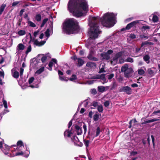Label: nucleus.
I'll return each mask as SVG.
<instances>
[{"instance_id":"nucleus-18","label":"nucleus","mask_w":160,"mask_h":160,"mask_svg":"<svg viewBox=\"0 0 160 160\" xmlns=\"http://www.w3.org/2000/svg\"><path fill=\"white\" fill-rule=\"evenodd\" d=\"M46 42V41H43L40 42H39L38 40H36L34 41V43L35 45L40 46L44 45Z\"/></svg>"},{"instance_id":"nucleus-32","label":"nucleus","mask_w":160,"mask_h":160,"mask_svg":"<svg viewBox=\"0 0 160 160\" xmlns=\"http://www.w3.org/2000/svg\"><path fill=\"white\" fill-rule=\"evenodd\" d=\"M136 36L135 34H131L127 36V40L129 41L130 39H133L136 38Z\"/></svg>"},{"instance_id":"nucleus-34","label":"nucleus","mask_w":160,"mask_h":160,"mask_svg":"<svg viewBox=\"0 0 160 160\" xmlns=\"http://www.w3.org/2000/svg\"><path fill=\"white\" fill-rule=\"evenodd\" d=\"M18 34L20 36H23L25 34L26 32L24 30H21L18 32Z\"/></svg>"},{"instance_id":"nucleus-15","label":"nucleus","mask_w":160,"mask_h":160,"mask_svg":"<svg viewBox=\"0 0 160 160\" xmlns=\"http://www.w3.org/2000/svg\"><path fill=\"white\" fill-rule=\"evenodd\" d=\"M64 136L65 138H70L73 135L72 131L71 130H66L64 132Z\"/></svg>"},{"instance_id":"nucleus-62","label":"nucleus","mask_w":160,"mask_h":160,"mask_svg":"<svg viewBox=\"0 0 160 160\" xmlns=\"http://www.w3.org/2000/svg\"><path fill=\"white\" fill-rule=\"evenodd\" d=\"M72 125V120H71L69 122L68 125V128H70L71 127V126Z\"/></svg>"},{"instance_id":"nucleus-58","label":"nucleus","mask_w":160,"mask_h":160,"mask_svg":"<svg viewBox=\"0 0 160 160\" xmlns=\"http://www.w3.org/2000/svg\"><path fill=\"white\" fill-rule=\"evenodd\" d=\"M19 3V2L18 1H16L13 2L12 4V6H15L17 5H18Z\"/></svg>"},{"instance_id":"nucleus-41","label":"nucleus","mask_w":160,"mask_h":160,"mask_svg":"<svg viewBox=\"0 0 160 160\" xmlns=\"http://www.w3.org/2000/svg\"><path fill=\"white\" fill-rule=\"evenodd\" d=\"M138 74L140 75H142L145 73L144 70L141 69H138Z\"/></svg>"},{"instance_id":"nucleus-28","label":"nucleus","mask_w":160,"mask_h":160,"mask_svg":"<svg viewBox=\"0 0 160 160\" xmlns=\"http://www.w3.org/2000/svg\"><path fill=\"white\" fill-rule=\"evenodd\" d=\"M75 128L77 131V134L78 135H80L82 133V130L81 128L78 126H75Z\"/></svg>"},{"instance_id":"nucleus-49","label":"nucleus","mask_w":160,"mask_h":160,"mask_svg":"<svg viewBox=\"0 0 160 160\" xmlns=\"http://www.w3.org/2000/svg\"><path fill=\"white\" fill-rule=\"evenodd\" d=\"M140 37L141 39H147L148 38V36H146L144 35H140Z\"/></svg>"},{"instance_id":"nucleus-3","label":"nucleus","mask_w":160,"mask_h":160,"mask_svg":"<svg viewBox=\"0 0 160 160\" xmlns=\"http://www.w3.org/2000/svg\"><path fill=\"white\" fill-rule=\"evenodd\" d=\"M79 29L78 23L74 18L67 19L63 23L62 31L66 34H70L76 33Z\"/></svg>"},{"instance_id":"nucleus-23","label":"nucleus","mask_w":160,"mask_h":160,"mask_svg":"<svg viewBox=\"0 0 160 160\" xmlns=\"http://www.w3.org/2000/svg\"><path fill=\"white\" fill-rule=\"evenodd\" d=\"M150 57L148 55H146L143 57V59L147 63H149L150 62Z\"/></svg>"},{"instance_id":"nucleus-26","label":"nucleus","mask_w":160,"mask_h":160,"mask_svg":"<svg viewBox=\"0 0 160 160\" xmlns=\"http://www.w3.org/2000/svg\"><path fill=\"white\" fill-rule=\"evenodd\" d=\"M44 70V68L42 67L40 68L39 69L37 70L35 73L36 75H39Z\"/></svg>"},{"instance_id":"nucleus-42","label":"nucleus","mask_w":160,"mask_h":160,"mask_svg":"<svg viewBox=\"0 0 160 160\" xmlns=\"http://www.w3.org/2000/svg\"><path fill=\"white\" fill-rule=\"evenodd\" d=\"M99 118V115L98 114H96L93 116V118L94 121H97Z\"/></svg>"},{"instance_id":"nucleus-64","label":"nucleus","mask_w":160,"mask_h":160,"mask_svg":"<svg viewBox=\"0 0 160 160\" xmlns=\"http://www.w3.org/2000/svg\"><path fill=\"white\" fill-rule=\"evenodd\" d=\"M58 72L59 77L60 76V75H62L63 74V72L60 70H58Z\"/></svg>"},{"instance_id":"nucleus-21","label":"nucleus","mask_w":160,"mask_h":160,"mask_svg":"<svg viewBox=\"0 0 160 160\" xmlns=\"http://www.w3.org/2000/svg\"><path fill=\"white\" fill-rule=\"evenodd\" d=\"M87 67L88 68H94L96 67V65L95 63L92 62H88L86 65Z\"/></svg>"},{"instance_id":"nucleus-29","label":"nucleus","mask_w":160,"mask_h":160,"mask_svg":"<svg viewBox=\"0 0 160 160\" xmlns=\"http://www.w3.org/2000/svg\"><path fill=\"white\" fill-rule=\"evenodd\" d=\"M35 18L37 21L39 22L41 19V15L40 14H37L36 15Z\"/></svg>"},{"instance_id":"nucleus-51","label":"nucleus","mask_w":160,"mask_h":160,"mask_svg":"<svg viewBox=\"0 0 160 160\" xmlns=\"http://www.w3.org/2000/svg\"><path fill=\"white\" fill-rule=\"evenodd\" d=\"M110 104V102L109 101H106L104 103V106L107 107H108Z\"/></svg>"},{"instance_id":"nucleus-60","label":"nucleus","mask_w":160,"mask_h":160,"mask_svg":"<svg viewBox=\"0 0 160 160\" xmlns=\"http://www.w3.org/2000/svg\"><path fill=\"white\" fill-rule=\"evenodd\" d=\"M124 62V60L123 58H121L119 60V62L120 64Z\"/></svg>"},{"instance_id":"nucleus-1","label":"nucleus","mask_w":160,"mask_h":160,"mask_svg":"<svg viewBox=\"0 0 160 160\" xmlns=\"http://www.w3.org/2000/svg\"><path fill=\"white\" fill-rule=\"evenodd\" d=\"M117 14L111 12H108L104 14L102 18L98 17L90 16L88 19L89 25L90 29L88 32L90 38L86 43V47L90 50L88 58L91 60L98 61V59L93 57L95 51L98 48V45L102 44V43L96 45L94 43L95 39L98 37L101 31L100 30L98 24V21L101 22L102 25L107 27H112L116 23V17Z\"/></svg>"},{"instance_id":"nucleus-2","label":"nucleus","mask_w":160,"mask_h":160,"mask_svg":"<svg viewBox=\"0 0 160 160\" xmlns=\"http://www.w3.org/2000/svg\"><path fill=\"white\" fill-rule=\"evenodd\" d=\"M68 6L69 11L76 17L85 15L88 10V3L85 0H70Z\"/></svg>"},{"instance_id":"nucleus-22","label":"nucleus","mask_w":160,"mask_h":160,"mask_svg":"<svg viewBox=\"0 0 160 160\" xmlns=\"http://www.w3.org/2000/svg\"><path fill=\"white\" fill-rule=\"evenodd\" d=\"M52 34V29L50 30L49 29H47L46 31L45 32V34L46 37H47V39L50 36V34Z\"/></svg>"},{"instance_id":"nucleus-33","label":"nucleus","mask_w":160,"mask_h":160,"mask_svg":"<svg viewBox=\"0 0 160 160\" xmlns=\"http://www.w3.org/2000/svg\"><path fill=\"white\" fill-rule=\"evenodd\" d=\"M137 122L136 119H132L129 122L130 125L129 126V128H130L131 127L132 124L133 125H134V124H135V123H136Z\"/></svg>"},{"instance_id":"nucleus-55","label":"nucleus","mask_w":160,"mask_h":160,"mask_svg":"<svg viewBox=\"0 0 160 160\" xmlns=\"http://www.w3.org/2000/svg\"><path fill=\"white\" fill-rule=\"evenodd\" d=\"M151 137L152 138V143H153V147H154V146H155V143H154V136L152 135L151 136Z\"/></svg>"},{"instance_id":"nucleus-35","label":"nucleus","mask_w":160,"mask_h":160,"mask_svg":"<svg viewBox=\"0 0 160 160\" xmlns=\"http://www.w3.org/2000/svg\"><path fill=\"white\" fill-rule=\"evenodd\" d=\"M104 67H105V65L104 64H103L102 65V67L100 69V70L99 72V73H101L102 72H105L106 71L104 70Z\"/></svg>"},{"instance_id":"nucleus-4","label":"nucleus","mask_w":160,"mask_h":160,"mask_svg":"<svg viewBox=\"0 0 160 160\" xmlns=\"http://www.w3.org/2000/svg\"><path fill=\"white\" fill-rule=\"evenodd\" d=\"M25 149V147L23 144L22 142V141L19 140L17 142V147L16 148H14V150L12 151V152L14 151L19 152H16L15 154H14V156L23 155L24 156L27 158L29 156V151H28V153L25 155H24L23 152V151H24Z\"/></svg>"},{"instance_id":"nucleus-40","label":"nucleus","mask_w":160,"mask_h":160,"mask_svg":"<svg viewBox=\"0 0 160 160\" xmlns=\"http://www.w3.org/2000/svg\"><path fill=\"white\" fill-rule=\"evenodd\" d=\"M48 18H45L42 21V23L41 25V27L42 28L44 25L48 21Z\"/></svg>"},{"instance_id":"nucleus-47","label":"nucleus","mask_w":160,"mask_h":160,"mask_svg":"<svg viewBox=\"0 0 160 160\" xmlns=\"http://www.w3.org/2000/svg\"><path fill=\"white\" fill-rule=\"evenodd\" d=\"M32 50L31 46L30 45L28 46V48L27 49L26 52V53L28 54L29 52H30Z\"/></svg>"},{"instance_id":"nucleus-13","label":"nucleus","mask_w":160,"mask_h":160,"mask_svg":"<svg viewBox=\"0 0 160 160\" xmlns=\"http://www.w3.org/2000/svg\"><path fill=\"white\" fill-rule=\"evenodd\" d=\"M25 47L22 43H19L18 45L16 48V53L18 54H21L22 51L25 48Z\"/></svg>"},{"instance_id":"nucleus-14","label":"nucleus","mask_w":160,"mask_h":160,"mask_svg":"<svg viewBox=\"0 0 160 160\" xmlns=\"http://www.w3.org/2000/svg\"><path fill=\"white\" fill-rule=\"evenodd\" d=\"M133 71L132 68H129L126 71L124 72L125 77L126 78H129L132 76Z\"/></svg>"},{"instance_id":"nucleus-39","label":"nucleus","mask_w":160,"mask_h":160,"mask_svg":"<svg viewBox=\"0 0 160 160\" xmlns=\"http://www.w3.org/2000/svg\"><path fill=\"white\" fill-rule=\"evenodd\" d=\"M90 141L88 140H84V144L86 146V148L88 147L89 146V144L90 143Z\"/></svg>"},{"instance_id":"nucleus-61","label":"nucleus","mask_w":160,"mask_h":160,"mask_svg":"<svg viewBox=\"0 0 160 160\" xmlns=\"http://www.w3.org/2000/svg\"><path fill=\"white\" fill-rule=\"evenodd\" d=\"M131 86L133 88L137 87L138 85L136 83H134L131 85Z\"/></svg>"},{"instance_id":"nucleus-11","label":"nucleus","mask_w":160,"mask_h":160,"mask_svg":"<svg viewBox=\"0 0 160 160\" xmlns=\"http://www.w3.org/2000/svg\"><path fill=\"white\" fill-rule=\"evenodd\" d=\"M105 76V74H102L101 75L98 74L94 76L93 78L95 79H101L102 81V83L104 84L107 82Z\"/></svg>"},{"instance_id":"nucleus-25","label":"nucleus","mask_w":160,"mask_h":160,"mask_svg":"<svg viewBox=\"0 0 160 160\" xmlns=\"http://www.w3.org/2000/svg\"><path fill=\"white\" fill-rule=\"evenodd\" d=\"M129 68H128V64H126L123 66L121 68V71L122 72H124Z\"/></svg>"},{"instance_id":"nucleus-10","label":"nucleus","mask_w":160,"mask_h":160,"mask_svg":"<svg viewBox=\"0 0 160 160\" xmlns=\"http://www.w3.org/2000/svg\"><path fill=\"white\" fill-rule=\"evenodd\" d=\"M72 141L74 143L76 146L82 147V143L80 142L78 138L76 136H73L71 138Z\"/></svg>"},{"instance_id":"nucleus-27","label":"nucleus","mask_w":160,"mask_h":160,"mask_svg":"<svg viewBox=\"0 0 160 160\" xmlns=\"http://www.w3.org/2000/svg\"><path fill=\"white\" fill-rule=\"evenodd\" d=\"M6 4H3L0 7V15H1L6 8Z\"/></svg>"},{"instance_id":"nucleus-7","label":"nucleus","mask_w":160,"mask_h":160,"mask_svg":"<svg viewBox=\"0 0 160 160\" xmlns=\"http://www.w3.org/2000/svg\"><path fill=\"white\" fill-rule=\"evenodd\" d=\"M113 52L112 50H108L107 52H104L101 54V56L103 59L107 60H109L110 58V55Z\"/></svg>"},{"instance_id":"nucleus-12","label":"nucleus","mask_w":160,"mask_h":160,"mask_svg":"<svg viewBox=\"0 0 160 160\" xmlns=\"http://www.w3.org/2000/svg\"><path fill=\"white\" fill-rule=\"evenodd\" d=\"M55 64H56L57 66L58 65L57 61L55 59H52L49 63V68H48V69L50 71H51L52 69V67L53 66H54L55 69H56Z\"/></svg>"},{"instance_id":"nucleus-46","label":"nucleus","mask_w":160,"mask_h":160,"mask_svg":"<svg viewBox=\"0 0 160 160\" xmlns=\"http://www.w3.org/2000/svg\"><path fill=\"white\" fill-rule=\"evenodd\" d=\"M152 44V43L151 42H149L148 41H146L144 42H142V44L141 45V47H142L143 46H144V45H147V44Z\"/></svg>"},{"instance_id":"nucleus-45","label":"nucleus","mask_w":160,"mask_h":160,"mask_svg":"<svg viewBox=\"0 0 160 160\" xmlns=\"http://www.w3.org/2000/svg\"><path fill=\"white\" fill-rule=\"evenodd\" d=\"M77 79L76 76L75 75H72L71 78H69V80L72 81H73L74 80Z\"/></svg>"},{"instance_id":"nucleus-6","label":"nucleus","mask_w":160,"mask_h":160,"mask_svg":"<svg viewBox=\"0 0 160 160\" xmlns=\"http://www.w3.org/2000/svg\"><path fill=\"white\" fill-rule=\"evenodd\" d=\"M34 80V78L33 77L30 78L28 80L29 84L30 85L29 86L32 88H38V82H36Z\"/></svg>"},{"instance_id":"nucleus-19","label":"nucleus","mask_w":160,"mask_h":160,"mask_svg":"<svg viewBox=\"0 0 160 160\" xmlns=\"http://www.w3.org/2000/svg\"><path fill=\"white\" fill-rule=\"evenodd\" d=\"M12 76L14 78H18L19 73L18 72L15 71L14 69L12 70Z\"/></svg>"},{"instance_id":"nucleus-63","label":"nucleus","mask_w":160,"mask_h":160,"mask_svg":"<svg viewBox=\"0 0 160 160\" xmlns=\"http://www.w3.org/2000/svg\"><path fill=\"white\" fill-rule=\"evenodd\" d=\"M24 12V9H22L21 10L20 12V16H22L23 12Z\"/></svg>"},{"instance_id":"nucleus-37","label":"nucleus","mask_w":160,"mask_h":160,"mask_svg":"<svg viewBox=\"0 0 160 160\" xmlns=\"http://www.w3.org/2000/svg\"><path fill=\"white\" fill-rule=\"evenodd\" d=\"M98 110L99 112H102L103 111V108L102 105H98Z\"/></svg>"},{"instance_id":"nucleus-50","label":"nucleus","mask_w":160,"mask_h":160,"mask_svg":"<svg viewBox=\"0 0 160 160\" xmlns=\"http://www.w3.org/2000/svg\"><path fill=\"white\" fill-rule=\"evenodd\" d=\"M126 61L130 62H133V59L132 58H128L126 60Z\"/></svg>"},{"instance_id":"nucleus-30","label":"nucleus","mask_w":160,"mask_h":160,"mask_svg":"<svg viewBox=\"0 0 160 160\" xmlns=\"http://www.w3.org/2000/svg\"><path fill=\"white\" fill-rule=\"evenodd\" d=\"M118 59L114 57L112 59L111 61V63L112 65H115L117 62Z\"/></svg>"},{"instance_id":"nucleus-54","label":"nucleus","mask_w":160,"mask_h":160,"mask_svg":"<svg viewBox=\"0 0 160 160\" xmlns=\"http://www.w3.org/2000/svg\"><path fill=\"white\" fill-rule=\"evenodd\" d=\"M92 106L94 107H98V103L95 101H94L92 102Z\"/></svg>"},{"instance_id":"nucleus-8","label":"nucleus","mask_w":160,"mask_h":160,"mask_svg":"<svg viewBox=\"0 0 160 160\" xmlns=\"http://www.w3.org/2000/svg\"><path fill=\"white\" fill-rule=\"evenodd\" d=\"M140 21L136 20L133 21L129 24H128L126 26V28H123L121 29L122 31H124L125 29L129 30L132 27H136V26L139 23Z\"/></svg>"},{"instance_id":"nucleus-24","label":"nucleus","mask_w":160,"mask_h":160,"mask_svg":"<svg viewBox=\"0 0 160 160\" xmlns=\"http://www.w3.org/2000/svg\"><path fill=\"white\" fill-rule=\"evenodd\" d=\"M77 60L78 62V66L79 67L82 66L84 62V61L80 58H78Z\"/></svg>"},{"instance_id":"nucleus-56","label":"nucleus","mask_w":160,"mask_h":160,"mask_svg":"<svg viewBox=\"0 0 160 160\" xmlns=\"http://www.w3.org/2000/svg\"><path fill=\"white\" fill-rule=\"evenodd\" d=\"M114 76V74H109L108 76V79H112Z\"/></svg>"},{"instance_id":"nucleus-38","label":"nucleus","mask_w":160,"mask_h":160,"mask_svg":"<svg viewBox=\"0 0 160 160\" xmlns=\"http://www.w3.org/2000/svg\"><path fill=\"white\" fill-rule=\"evenodd\" d=\"M28 23L29 25L31 27L34 28L36 26V24L31 21H29L28 22Z\"/></svg>"},{"instance_id":"nucleus-43","label":"nucleus","mask_w":160,"mask_h":160,"mask_svg":"<svg viewBox=\"0 0 160 160\" xmlns=\"http://www.w3.org/2000/svg\"><path fill=\"white\" fill-rule=\"evenodd\" d=\"M3 104L5 109H7L8 108L7 102L6 101L4 100V99H3L2 101Z\"/></svg>"},{"instance_id":"nucleus-5","label":"nucleus","mask_w":160,"mask_h":160,"mask_svg":"<svg viewBox=\"0 0 160 160\" xmlns=\"http://www.w3.org/2000/svg\"><path fill=\"white\" fill-rule=\"evenodd\" d=\"M3 142L0 144V148L5 154L10 157L14 156V154H12L10 153V147L5 144H3Z\"/></svg>"},{"instance_id":"nucleus-31","label":"nucleus","mask_w":160,"mask_h":160,"mask_svg":"<svg viewBox=\"0 0 160 160\" xmlns=\"http://www.w3.org/2000/svg\"><path fill=\"white\" fill-rule=\"evenodd\" d=\"M123 52H118V53H116L115 55V56H114V57L115 58H116L117 59H118L120 57H121L122 55H123Z\"/></svg>"},{"instance_id":"nucleus-44","label":"nucleus","mask_w":160,"mask_h":160,"mask_svg":"<svg viewBox=\"0 0 160 160\" xmlns=\"http://www.w3.org/2000/svg\"><path fill=\"white\" fill-rule=\"evenodd\" d=\"M101 132V130L99 127H98L96 129V134L95 137H97L99 135Z\"/></svg>"},{"instance_id":"nucleus-53","label":"nucleus","mask_w":160,"mask_h":160,"mask_svg":"<svg viewBox=\"0 0 160 160\" xmlns=\"http://www.w3.org/2000/svg\"><path fill=\"white\" fill-rule=\"evenodd\" d=\"M24 71V69L22 68H21L20 69V75L21 77L23 75V74Z\"/></svg>"},{"instance_id":"nucleus-48","label":"nucleus","mask_w":160,"mask_h":160,"mask_svg":"<svg viewBox=\"0 0 160 160\" xmlns=\"http://www.w3.org/2000/svg\"><path fill=\"white\" fill-rule=\"evenodd\" d=\"M148 72L149 74L151 76H152L154 75V71L152 70L151 69H149L148 70Z\"/></svg>"},{"instance_id":"nucleus-57","label":"nucleus","mask_w":160,"mask_h":160,"mask_svg":"<svg viewBox=\"0 0 160 160\" xmlns=\"http://www.w3.org/2000/svg\"><path fill=\"white\" fill-rule=\"evenodd\" d=\"M83 128L84 130V133H85L87 132V126L85 124H84L83 126Z\"/></svg>"},{"instance_id":"nucleus-52","label":"nucleus","mask_w":160,"mask_h":160,"mask_svg":"<svg viewBox=\"0 0 160 160\" xmlns=\"http://www.w3.org/2000/svg\"><path fill=\"white\" fill-rule=\"evenodd\" d=\"M91 93L94 94L95 95L97 93V91L96 89H92L91 90Z\"/></svg>"},{"instance_id":"nucleus-20","label":"nucleus","mask_w":160,"mask_h":160,"mask_svg":"<svg viewBox=\"0 0 160 160\" xmlns=\"http://www.w3.org/2000/svg\"><path fill=\"white\" fill-rule=\"evenodd\" d=\"M4 72L3 70L0 71V84L2 85L4 83L2 82V80L4 78Z\"/></svg>"},{"instance_id":"nucleus-36","label":"nucleus","mask_w":160,"mask_h":160,"mask_svg":"<svg viewBox=\"0 0 160 160\" xmlns=\"http://www.w3.org/2000/svg\"><path fill=\"white\" fill-rule=\"evenodd\" d=\"M48 57H49V55H44V56H43L42 57V59H41V61H42V62L43 63H44L45 61L47 60V58Z\"/></svg>"},{"instance_id":"nucleus-9","label":"nucleus","mask_w":160,"mask_h":160,"mask_svg":"<svg viewBox=\"0 0 160 160\" xmlns=\"http://www.w3.org/2000/svg\"><path fill=\"white\" fill-rule=\"evenodd\" d=\"M120 92H125L127 94H130L132 93V89L130 87L126 86L123 87L120 89L119 90Z\"/></svg>"},{"instance_id":"nucleus-17","label":"nucleus","mask_w":160,"mask_h":160,"mask_svg":"<svg viewBox=\"0 0 160 160\" xmlns=\"http://www.w3.org/2000/svg\"><path fill=\"white\" fill-rule=\"evenodd\" d=\"M108 87H104L103 86H98V91L100 92H103L108 90Z\"/></svg>"},{"instance_id":"nucleus-16","label":"nucleus","mask_w":160,"mask_h":160,"mask_svg":"<svg viewBox=\"0 0 160 160\" xmlns=\"http://www.w3.org/2000/svg\"><path fill=\"white\" fill-rule=\"evenodd\" d=\"M157 15H158V12H155L152 15V20L154 22H157L158 21V18Z\"/></svg>"},{"instance_id":"nucleus-59","label":"nucleus","mask_w":160,"mask_h":160,"mask_svg":"<svg viewBox=\"0 0 160 160\" xmlns=\"http://www.w3.org/2000/svg\"><path fill=\"white\" fill-rule=\"evenodd\" d=\"M142 28L144 29H150V27L148 26H143L142 27Z\"/></svg>"}]
</instances>
